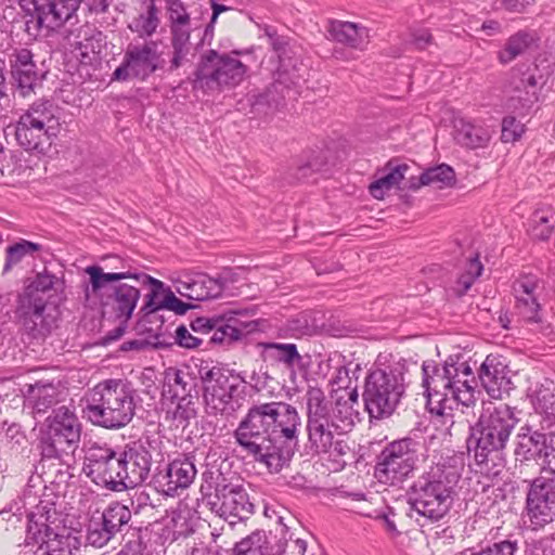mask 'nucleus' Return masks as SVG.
Wrapping results in <instances>:
<instances>
[{"mask_svg": "<svg viewBox=\"0 0 555 555\" xmlns=\"http://www.w3.org/2000/svg\"><path fill=\"white\" fill-rule=\"evenodd\" d=\"M301 417L284 401L253 404L233 431L235 443L255 462L279 473L295 454Z\"/></svg>", "mask_w": 555, "mask_h": 555, "instance_id": "f257e3e1", "label": "nucleus"}, {"mask_svg": "<svg viewBox=\"0 0 555 555\" xmlns=\"http://www.w3.org/2000/svg\"><path fill=\"white\" fill-rule=\"evenodd\" d=\"M518 423L515 411L507 404H489L470 427L467 449L474 453L481 474L495 477L506 463L505 449Z\"/></svg>", "mask_w": 555, "mask_h": 555, "instance_id": "f03ea898", "label": "nucleus"}, {"mask_svg": "<svg viewBox=\"0 0 555 555\" xmlns=\"http://www.w3.org/2000/svg\"><path fill=\"white\" fill-rule=\"evenodd\" d=\"M422 371L427 402L436 404L438 413L452 410L454 405L469 408L475 404L478 382L467 361L450 357L441 365L424 362Z\"/></svg>", "mask_w": 555, "mask_h": 555, "instance_id": "7ed1b4c3", "label": "nucleus"}, {"mask_svg": "<svg viewBox=\"0 0 555 555\" xmlns=\"http://www.w3.org/2000/svg\"><path fill=\"white\" fill-rule=\"evenodd\" d=\"M307 415V447L312 454L328 453L334 449L341 454L343 447L336 438L352 429L351 408L338 402L333 405L321 388L309 387L305 395Z\"/></svg>", "mask_w": 555, "mask_h": 555, "instance_id": "20e7f679", "label": "nucleus"}, {"mask_svg": "<svg viewBox=\"0 0 555 555\" xmlns=\"http://www.w3.org/2000/svg\"><path fill=\"white\" fill-rule=\"evenodd\" d=\"M460 476L457 467L446 460L431 465L410 487L411 509L431 522L442 519L452 506Z\"/></svg>", "mask_w": 555, "mask_h": 555, "instance_id": "39448f33", "label": "nucleus"}, {"mask_svg": "<svg viewBox=\"0 0 555 555\" xmlns=\"http://www.w3.org/2000/svg\"><path fill=\"white\" fill-rule=\"evenodd\" d=\"M137 390L124 379L109 378L98 383L86 393L83 413L96 426L120 429L127 426L135 414Z\"/></svg>", "mask_w": 555, "mask_h": 555, "instance_id": "423d86ee", "label": "nucleus"}, {"mask_svg": "<svg viewBox=\"0 0 555 555\" xmlns=\"http://www.w3.org/2000/svg\"><path fill=\"white\" fill-rule=\"evenodd\" d=\"M270 44L279 59L274 81L253 96L251 108L256 114L269 115L284 105L286 95L306 81L308 68L297 51L275 33L266 30Z\"/></svg>", "mask_w": 555, "mask_h": 555, "instance_id": "0eeeda50", "label": "nucleus"}, {"mask_svg": "<svg viewBox=\"0 0 555 555\" xmlns=\"http://www.w3.org/2000/svg\"><path fill=\"white\" fill-rule=\"evenodd\" d=\"M199 491L210 511L230 524H234V519L245 520L254 514V504L243 483L228 478L218 468L203 472Z\"/></svg>", "mask_w": 555, "mask_h": 555, "instance_id": "6e6552de", "label": "nucleus"}, {"mask_svg": "<svg viewBox=\"0 0 555 555\" xmlns=\"http://www.w3.org/2000/svg\"><path fill=\"white\" fill-rule=\"evenodd\" d=\"M406 372V362L400 359L367 375L362 397L370 417L382 420L393 414L405 393Z\"/></svg>", "mask_w": 555, "mask_h": 555, "instance_id": "1a4fd4ad", "label": "nucleus"}, {"mask_svg": "<svg viewBox=\"0 0 555 555\" xmlns=\"http://www.w3.org/2000/svg\"><path fill=\"white\" fill-rule=\"evenodd\" d=\"M85 271L90 278L92 293L102 297L104 312L121 323H128L141 293L139 284L135 282L130 284L121 280L133 281V274L129 271L105 273L100 266L87 267Z\"/></svg>", "mask_w": 555, "mask_h": 555, "instance_id": "9d476101", "label": "nucleus"}, {"mask_svg": "<svg viewBox=\"0 0 555 555\" xmlns=\"http://www.w3.org/2000/svg\"><path fill=\"white\" fill-rule=\"evenodd\" d=\"M199 375L207 414L229 417L243 406L247 395L245 380L220 366L202 367Z\"/></svg>", "mask_w": 555, "mask_h": 555, "instance_id": "9b49d317", "label": "nucleus"}, {"mask_svg": "<svg viewBox=\"0 0 555 555\" xmlns=\"http://www.w3.org/2000/svg\"><path fill=\"white\" fill-rule=\"evenodd\" d=\"M80 436L81 424L75 413L66 406L54 410L39 439L42 460L63 461L78 448Z\"/></svg>", "mask_w": 555, "mask_h": 555, "instance_id": "f8f14e48", "label": "nucleus"}, {"mask_svg": "<svg viewBox=\"0 0 555 555\" xmlns=\"http://www.w3.org/2000/svg\"><path fill=\"white\" fill-rule=\"evenodd\" d=\"M420 448V442L410 437L387 443L376 459L377 480L390 486H397L406 480L423 461Z\"/></svg>", "mask_w": 555, "mask_h": 555, "instance_id": "ddd939ff", "label": "nucleus"}, {"mask_svg": "<svg viewBox=\"0 0 555 555\" xmlns=\"http://www.w3.org/2000/svg\"><path fill=\"white\" fill-rule=\"evenodd\" d=\"M237 51L231 53L208 50L201 56L195 73V87L206 91H221L240 85L247 73Z\"/></svg>", "mask_w": 555, "mask_h": 555, "instance_id": "4468645a", "label": "nucleus"}, {"mask_svg": "<svg viewBox=\"0 0 555 555\" xmlns=\"http://www.w3.org/2000/svg\"><path fill=\"white\" fill-rule=\"evenodd\" d=\"M163 441L157 437L142 436L126 444L120 451L121 482L125 490L143 483L151 473L153 462L163 457Z\"/></svg>", "mask_w": 555, "mask_h": 555, "instance_id": "2eb2a0df", "label": "nucleus"}, {"mask_svg": "<svg viewBox=\"0 0 555 555\" xmlns=\"http://www.w3.org/2000/svg\"><path fill=\"white\" fill-rule=\"evenodd\" d=\"M120 451L107 444L91 443L83 457L82 472L95 485L111 491L125 490L121 482Z\"/></svg>", "mask_w": 555, "mask_h": 555, "instance_id": "dca6fc26", "label": "nucleus"}, {"mask_svg": "<svg viewBox=\"0 0 555 555\" xmlns=\"http://www.w3.org/2000/svg\"><path fill=\"white\" fill-rule=\"evenodd\" d=\"M21 7L29 15L26 29L57 30L77 17L78 0H21Z\"/></svg>", "mask_w": 555, "mask_h": 555, "instance_id": "f3484780", "label": "nucleus"}, {"mask_svg": "<svg viewBox=\"0 0 555 555\" xmlns=\"http://www.w3.org/2000/svg\"><path fill=\"white\" fill-rule=\"evenodd\" d=\"M524 517L532 530L542 529L555 520V475L540 476L530 481Z\"/></svg>", "mask_w": 555, "mask_h": 555, "instance_id": "a211bd4d", "label": "nucleus"}, {"mask_svg": "<svg viewBox=\"0 0 555 555\" xmlns=\"http://www.w3.org/2000/svg\"><path fill=\"white\" fill-rule=\"evenodd\" d=\"M15 314L23 334L30 339H44L57 326L55 302L18 296Z\"/></svg>", "mask_w": 555, "mask_h": 555, "instance_id": "6ab92c4d", "label": "nucleus"}, {"mask_svg": "<svg viewBox=\"0 0 555 555\" xmlns=\"http://www.w3.org/2000/svg\"><path fill=\"white\" fill-rule=\"evenodd\" d=\"M160 53L155 41L129 44L121 64L114 70L113 79L126 81L131 78L145 80L159 68Z\"/></svg>", "mask_w": 555, "mask_h": 555, "instance_id": "aec40b11", "label": "nucleus"}, {"mask_svg": "<svg viewBox=\"0 0 555 555\" xmlns=\"http://www.w3.org/2000/svg\"><path fill=\"white\" fill-rule=\"evenodd\" d=\"M131 511L120 502H112L99 518L92 517L87 531V541L95 547L108 544L117 534H122L129 528Z\"/></svg>", "mask_w": 555, "mask_h": 555, "instance_id": "412c9836", "label": "nucleus"}, {"mask_svg": "<svg viewBox=\"0 0 555 555\" xmlns=\"http://www.w3.org/2000/svg\"><path fill=\"white\" fill-rule=\"evenodd\" d=\"M12 85L18 95L27 98L35 93L46 78L47 70L39 68L34 53L28 49H16L10 55Z\"/></svg>", "mask_w": 555, "mask_h": 555, "instance_id": "4be33fe9", "label": "nucleus"}, {"mask_svg": "<svg viewBox=\"0 0 555 555\" xmlns=\"http://www.w3.org/2000/svg\"><path fill=\"white\" fill-rule=\"evenodd\" d=\"M196 474L194 457L182 455L155 474L154 485L156 490L166 496L180 495L193 483Z\"/></svg>", "mask_w": 555, "mask_h": 555, "instance_id": "5701e85b", "label": "nucleus"}, {"mask_svg": "<svg viewBox=\"0 0 555 555\" xmlns=\"http://www.w3.org/2000/svg\"><path fill=\"white\" fill-rule=\"evenodd\" d=\"M511 85L513 94L507 101V108L519 117L530 115L539 101L538 81L534 74L529 70L513 72Z\"/></svg>", "mask_w": 555, "mask_h": 555, "instance_id": "b1692460", "label": "nucleus"}, {"mask_svg": "<svg viewBox=\"0 0 555 555\" xmlns=\"http://www.w3.org/2000/svg\"><path fill=\"white\" fill-rule=\"evenodd\" d=\"M507 373V365L500 357L487 356L478 370V379L489 397L502 399L508 395L512 382Z\"/></svg>", "mask_w": 555, "mask_h": 555, "instance_id": "393cba45", "label": "nucleus"}, {"mask_svg": "<svg viewBox=\"0 0 555 555\" xmlns=\"http://www.w3.org/2000/svg\"><path fill=\"white\" fill-rule=\"evenodd\" d=\"M176 289L182 297L203 301L220 297L224 291V281L205 273L188 274L177 281Z\"/></svg>", "mask_w": 555, "mask_h": 555, "instance_id": "a878e982", "label": "nucleus"}, {"mask_svg": "<svg viewBox=\"0 0 555 555\" xmlns=\"http://www.w3.org/2000/svg\"><path fill=\"white\" fill-rule=\"evenodd\" d=\"M545 435L546 433L533 429L528 425L520 428L514 448L516 468L520 474L530 463L539 464L541 461L542 449L545 447Z\"/></svg>", "mask_w": 555, "mask_h": 555, "instance_id": "bb28decb", "label": "nucleus"}, {"mask_svg": "<svg viewBox=\"0 0 555 555\" xmlns=\"http://www.w3.org/2000/svg\"><path fill=\"white\" fill-rule=\"evenodd\" d=\"M27 540L38 545L34 555H70L67 538L56 533L46 522L29 524Z\"/></svg>", "mask_w": 555, "mask_h": 555, "instance_id": "cd10ccee", "label": "nucleus"}, {"mask_svg": "<svg viewBox=\"0 0 555 555\" xmlns=\"http://www.w3.org/2000/svg\"><path fill=\"white\" fill-rule=\"evenodd\" d=\"M64 40L72 52H78L81 62L90 61L91 54H99L102 48L103 34L94 26L86 23L68 29Z\"/></svg>", "mask_w": 555, "mask_h": 555, "instance_id": "c85d7f7f", "label": "nucleus"}, {"mask_svg": "<svg viewBox=\"0 0 555 555\" xmlns=\"http://www.w3.org/2000/svg\"><path fill=\"white\" fill-rule=\"evenodd\" d=\"M537 288L538 278L531 274L519 278L513 285L517 312L527 322L538 323L541 321V306L535 295Z\"/></svg>", "mask_w": 555, "mask_h": 555, "instance_id": "c756f323", "label": "nucleus"}, {"mask_svg": "<svg viewBox=\"0 0 555 555\" xmlns=\"http://www.w3.org/2000/svg\"><path fill=\"white\" fill-rule=\"evenodd\" d=\"M55 137L56 133L31 122L29 124V121L22 118L18 119L15 127L16 141L27 152L47 154Z\"/></svg>", "mask_w": 555, "mask_h": 555, "instance_id": "7c9ffc66", "label": "nucleus"}, {"mask_svg": "<svg viewBox=\"0 0 555 555\" xmlns=\"http://www.w3.org/2000/svg\"><path fill=\"white\" fill-rule=\"evenodd\" d=\"M64 288L65 283L63 279L44 270L35 275L20 296L31 299H43L46 302H54L53 299L60 297Z\"/></svg>", "mask_w": 555, "mask_h": 555, "instance_id": "2f4dec72", "label": "nucleus"}, {"mask_svg": "<svg viewBox=\"0 0 555 555\" xmlns=\"http://www.w3.org/2000/svg\"><path fill=\"white\" fill-rule=\"evenodd\" d=\"M59 384L53 380L40 379L24 386L25 398L36 413H46L60 401L62 391L59 389Z\"/></svg>", "mask_w": 555, "mask_h": 555, "instance_id": "473e14b6", "label": "nucleus"}, {"mask_svg": "<svg viewBox=\"0 0 555 555\" xmlns=\"http://www.w3.org/2000/svg\"><path fill=\"white\" fill-rule=\"evenodd\" d=\"M327 33L332 40L356 50H364L369 42L367 28L352 22L331 21Z\"/></svg>", "mask_w": 555, "mask_h": 555, "instance_id": "72a5a7b5", "label": "nucleus"}, {"mask_svg": "<svg viewBox=\"0 0 555 555\" xmlns=\"http://www.w3.org/2000/svg\"><path fill=\"white\" fill-rule=\"evenodd\" d=\"M453 129L455 142L470 150L485 147L491 138L487 128L465 118H456Z\"/></svg>", "mask_w": 555, "mask_h": 555, "instance_id": "f704fd0d", "label": "nucleus"}, {"mask_svg": "<svg viewBox=\"0 0 555 555\" xmlns=\"http://www.w3.org/2000/svg\"><path fill=\"white\" fill-rule=\"evenodd\" d=\"M286 553L291 554L287 544L284 550L281 545H273L263 530L251 532L234 546V555H285Z\"/></svg>", "mask_w": 555, "mask_h": 555, "instance_id": "c9c22d12", "label": "nucleus"}, {"mask_svg": "<svg viewBox=\"0 0 555 555\" xmlns=\"http://www.w3.org/2000/svg\"><path fill=\"white\" fill-rule=\"evenodd\" d=\"M54 112L53 103L41 99L35 101L20 118L57 133L60 124Z\"/></svg>", "mask_w": 555, "mask_h": 555, "instance_id": "e433bc0d", "label": "nucleus"}, {"mask_svg": "<svg viewBox=\"0 0 555 555\" xmlns=\"http://www.w3.org/2000/svg\"><path fill=\"white\" fill-rule=\"evenodd\" d=\"M133 282L137 284H144L150 286V292L145 296V302L142 307V311L144 314L149 315L151 313L157 312L158 310H163V299L167 296L168 291H171L169 287H165V284L147 275L145 273H134L132 275Z\"/></svg>", "mask_w": 555, "mask_h": 555, "instance_id": "4c0bfd02", "label": "nucleus"}, {"mask_svg": "<svg viewBox=\"0 0 555 555\" xmlns=\"http://www.w3.org/2000/svg\"><path fill=\"white\" fill-rule=\"evenodd\" d=\"M537 40L535 33L530 30H519L512 35L506 40L504 48L499 52L500 63L508 64L516 57L525 54L535 44Z\"/></svg>", "mask_w": 555, "mask_h": 555, "instance_id": "58836bf2", "label": "nucleus"}, {"mask_svg": "<svg viewBox=\"0 0 555 555\" xmlns=\"http://www.w3.org/2000/svg\"><path fill=\"white\" fill-rule=\"evenodd\" d=\"M168 393L171 399L198 397L195 378L182 370H171L166 374Z\"/></svg>", "mask_w": 555, "mask_h": 555, "instance_id": "ea45409f", "label": "nucleus"}, {"mask_svg": "<svg viewBox=\"0 0 555 555\" xmlns=\"http://www.w3.org/2000/svg\"><path fill=\"white\" fill-rule=\"evenodd\" d=\"M385 170L387 171L385 175L380 176L370 184V193L377 199L384 198L387 191L399 185V183L404 179L405 172L409 170V166L406 164L393 165L392 162H389L386 165Z\"/></svg>", "mask_w": 555, "mask_h": 555, "instance_id": "a19ab883", "label": "nucleus"}, {"mask_svg": "<svg viewBox=\"0 0 555 555\" xmlns=\"http://www.w3.org/2000/svg\"><path fill=\"white\" fill-rule=\"evenodd\" d=\"M454 179V170L450 166L441 164L439 166L428 168L417 179L411 178L409 188L412 190H417L422 185H435L437 188H442L444 185H450Z\"/></svg>", "mask_w": 555, "mask_h": 555, "instance_id": "79ce46f5", "label": "nucleus"}, {"mask_svg": "<svg viewBox=\"0 0 555 555\" xmlns=\"http://www.w3.org/2000/svg\"><path fill=\"white\" fill-rule=\"evenodd\" d=\"M555 210L552 207L537 209L529 221L530 235L533 240L546 241L553 233Z\"/></svg>", "mask_w": 555, "mask_h": 555, "instance_id": "37998d69", "label": "nucleus"}, {"mask_svg": "<svg viewBox=\"0 0 555 555\" xmlns=\"http://www.w3.org/2000/svg\"><path fill=\"white\" fill-rule=\"evenodd\" d=\"M42 249V245L34 243L24 238L9 245L5 248V263L3 272H9L14 266L22 262L26 257H34V255Z\"/></svg>", "mask_w": 555, "mask_h": 555, "instance_id": "c03bdc74", "label": "nucleus"}, {"mask_svg": "<svg viewBox=\"0 0 555 555\" xmlns=\"http://www.w3.org/2000/svg\"><path fill=\"white\" fill-rule=\"evenodd\" d=\"M158 10L155 0H150L146 11L135 17L129 25V28L139 35V37H151L159 26Z\"/></svg>", "mask_w": 555, "mask_h": 555, "instance_id": "a18cd8bd", "label": "nucleus"}, {"mask_svg": "<svg viewBox=\"0 0 555 555\" xmlns=\"http://www.w3.org/2000/svg\"><path fill=\"white\" fill-rule=\"evenodd\" d=\"M263 349L269 358L284 363L287 367H293L301 360L295 344L266 343Z\"/></svg>", "mask_w": 555, "mask_h": 555, "instance_id": "49530a36", "label": "nucleus"}, {"mask_svg": "<svg viewBox=\"0 0 555 555\" xmlns=\"http://www.w3.org/2000/svg\"><path fill=\"white\" fill-rule=\"evenodd\" d=\"M212 327L208 344L229 346L241 340L237 336V330L231 327L225 314L215 317Z\"/></svg>", "mask_w": 555, "mask_h": 555, "instance_id": "de8ad7c7", "label": "nucleus"}, {"mask_svg": "<svg viewBox=\"0 0 555 555\" xmlns=\"http://www.w3.org/2000/svg\"><path fill=\"white\" fill-rule=\"evenodd\" d=\"M176 409L172 411V421L176 428L185 429L192 420L197 416L198 397L178 398Z\"/></svg>", "mask_w": 555, "mask_h": 555, "instance_id": "09e8293b", "label": "nucleus"}, {"mask_svg": "<svg viewBox=\"0 0 555 555\" xmlns=\"http://www.w3.org/2000/svg\"><path fill=\"white\" fill-rule=\"evenodd\" d=\"M483 266L479 260L478 255L470 258L466 263L465 271L461 273L455 281L453 292L456 296L461 297L467 293L477 278L481 275Z\"/></svg>", "mask_w": 555, "mask_h": 555, "instance_id": "8fccbe9b", "label": "nucleus"}, {"mask_svg": "<svg viewBox=\"0 0 555 555\" xmlns=\"http://www.w3.org/2000/svg\"><path fill=\"white\" fill-rule=\"evenodd\" d=\"M539 466L541 472H548L550 475H555V430L545 435V447L542 449Z\"/></svg>", "mask_w": 555, "mask_h": 555, "instance_id": "3c124183", "label": "nucleus"}, {"mask_svg": "<svg viewBox=\"0 0 555 555\" xmlns=\"http://www.w3.org/2000/svg\"><path fill=\"white\" fill-rule=\"evenodd\" d=\"M517 115H509L502 120L501 139L503 142H515L525 132V125L516 119Z\"/></svg>", "mask_w": 555, "mask_h": 555, "instance_id": "603ef678", "label": "nucleus"}, {"mask_svg": "<svg viewBox=\"0 0 555 555\" xmlns=\"http://www.w3.org/2000/svg\"><path fill=\"white\" fill-rule=\"evenodd\" d=\"M224 314L228 319V322L231 324V327L233 330H237V336L240 339H242L247 334L255 332L258 327V323L256 321L244 320L243 318L245 314L241 311H230Z\"/></svg>", "mask_w": 555, "mask_h": 555, "instance_id": "864d4df0", "label": "nucleus"}, {"mask_svg": "<svg viewBox=\"0 0 555 555\" xmlns=\"http://www.w3.org/2000/svg\"><path fill=\"white\" fill-rule=\"evenodd\" d=\"M204 343V337L194 336L190 333V331L184 325H179L176 328L173 336V344L185 348V349H194L199 347ZM172 343L165 344V346H170Z\"/></svg>", "mask_w": 555, "mask_h": 555, "instance_id": "5fc2aeb1", "label": "nucleus"}, {"mask_svg": "<svg viewBox=\"0 0 555 555\" xmlns=\"http://www.w3.org/2000/svg\"><path fill=\"white\" fill-rule=\"evenodd\" d=\"M167 10L170 25L191 24V14L186 12L181 0H167Z\"/></svg>", "mask_w": 555, "mask_h": 555, "instance_id": "6e6d98bb", "label": "nucleus"}, {"mask_svg": "<svg viewBox=\"0 0 555 555\" xmlns=\"http://www.w3.org/2000/svg\"><path fill=\"white\" fill-rule=\"evenodd\" d=\"M516 550V541L503 540L495 542L473 555H515Z\"/></svg>", "mask_w": 555, "mask_h": 555, "instance_id": "4d7b16f0", "label": "nucleus"}, {"mask_svg": "<svg viewBox=\"0 0 555 555\" xmlns=\"http://www.w3.org/2000/svg\"><path fill=\"white\" fill-rule=\"evenodd\" d=\"M538 409L541 410L543 422L547 426L555 424V395L546 393L542 397H538Z\"/></svg>", "mask_w": 555, "mask_h": 555, "instance_id": "13d9d810", "label": "nucleus"}, {"mask_svg": "<svg viewBox=\"0 0 555 555\" xmlns=\"http://www.w3.org/2000/svg\"><path fill=\"white\" fill-rule=\"evenodd\" d=\"M190 24L186 25H170L171 46L180 48L190 47Z\"/></svg>", "mask_w": 555, "mask_h": 555, "instance_id": "bf43d9fd", "label": "nucleus"}, {"mask_svg": "<svg viewBox=\"0 0 555 555\" xmlns=\"http://www.w3.org/2000/svg\"><path fill=\"white\" fill-rule=\"evenodd\" d=\"M163 307L166 310L173 311L177 314L183 315L186 311L193 308L192 305L186 304L179 299L172 291H168L167 296L163 299Z\"/></svg>", "mask_w": 555, "mask_h": 555, "instance_id": "052dcab7", "label": "nucleus"}, {"mask_svg": "<svg viewBox=\"0 0 555 555\" xmlns=\"http://www.w3.org/2000/svg\"><path fill=\"white\" fill-rule=\"evenodd\" d=\"M395 512L392 508L387 509V512L379 513L376 515V519L380 520L383 522V526L385 530L391 535V537H398L400 534V531L397 528L396 521H395Z\"/></svg>", "mask_w": 555, "mask_h": 555, "instance_id": "680f3d73", "label": "nucleus"}, {"mask_svg": "<svg viewBox=\"0 0 555 555\" xmlns=\"http://www.w3.org/2000/svg\"><path fill=\"white\" fill-rule=\"evenodd\" d=\"M215 322V317L212 318H206L201 317L193 320L190 324L193 332L201 334L203 336H207L209 338V335L211 333V330H214L212 324Z\"/></svg>", "mask_w": 555, "mask_h": 555, "instance_id": "e2e57ef3", "label": "nucleus"}, {"mask_svg": "<svg viewBox=\"0 0 555 555\" xmlns=\"http://www.w3.org/2000/svg\"><path fill=\"white\" fill-rule=\"evenodd\" d=\"M412 43L416 49L423 50L433 42V36L428 29L417 28L411 33Z\"/></svg>", "mask_w": 555, "mask_h": 555, "instance_id": "0e129e2a", "label": "nucleus"}, {"mask_svg": "<svg viewBox=\"0 0 555 555\" xmlns=\"http://www.w3.org/2000/svg\"><path fill=\"white\" fill-rule=\"evenodd\" d=\"M210 3H211L212 13H211V16H210V21L207 24V26L205 28V31H204V37L205 38H207V37L212 38V36H214V26H215V23H216L218 16L222 12H225V11L230 10L229 7H227L224 4L218 3L216 0H210Z\"/></svg>", "mask_w": 555, "mask_h": 555, "instance_id": "69168bd1", "label": "nucleus"}, {"mask_svg": "<svg viewBox=\"0 0 555 555\" xmlns=\"http://www.w3.org/2000/svg\"><path fill=\"white\" fill-rule=\"evenodd\" d=\"M172 59L170 61V65L168 70L173 72L178 69L179 67L183 66L189 60L188 55L190 53L191 48H180V47H172Z\"/></svg>", "mask_w": 555, "mask_h": 555, "instance_id": "338daca9", "label": "nucleus"}, {"mask_svg": "<svg viewBox=\"0 0 555 555\" xmlns=\"http://www.w3.org/2000/svg\"><path fill=\"white\" fill-rule=\"evenodd\" d=\"M321 166L322 164L319 163L318 160H310L308 162L307 164H304V165H299L297 167V172H296V179L297 180H306V179H309L310 176L313 173V172H317V171H320L321 170Z\"/></svg>", "mask_w": 555, "mask_h": 555, "instance_id": "774afa93", "label": "nucleus"}]
</instances>
